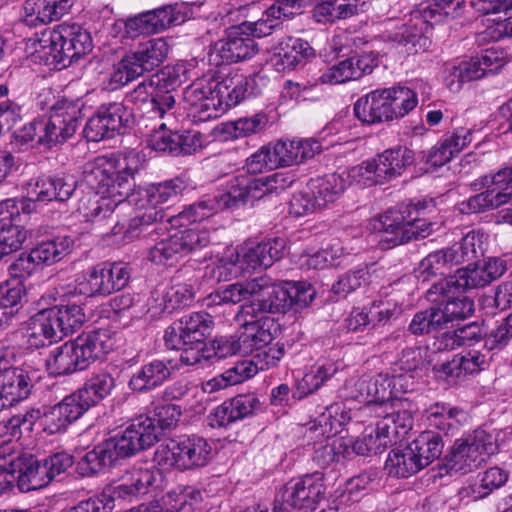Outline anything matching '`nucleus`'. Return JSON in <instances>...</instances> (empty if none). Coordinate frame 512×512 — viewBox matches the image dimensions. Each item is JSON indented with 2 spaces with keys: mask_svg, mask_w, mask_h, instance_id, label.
<instances>
[{
  "mask_svg": "<svg viewBox=\"0 0 512 512\" xmlns=\"http://www.w3.org/2000/svg\"><path fill=\"white\" fill-rule=\"evenodd\" d=\"M141 157L135 150L118 155L99 156L84 168V181L94 195H85L78 206L89 221L100 222L109 218L116 207L127 201L135 188L134 177L141 168Z\"/></svg>",
  "mask_w": 512,
  "mask_h": 512,
  "instance_id": "nucleus-1",
  "label": "nucleus"
},
{
  "mask_svg": "<svg viewBox=\"0 0 512 512\" xmlns=\"http://www.w3.org/2000/svg\"><path fill=\"white\" fill-rule=\"evenodd\" d=\"M251 83L252 80L241 73L204 75L186 88L184 98L194 117L206 121L245 100Z\"/></svg>",
  "mask_w": 512,
  "mask_h": 512,
  "instance_id": "nucleus-2",
  "label": "nucleus"
},
{
  "mask_svg": "<svg viewBox=\"0 0 512 512\" xmlns=\"http://www.w3.org/2000/svg\"><path fill=\"white\" fill-rule=\"evenodd\" d=\"M35 59L66 67L92 50L90 33L76 23H61L29 40Z\"/></svg>",
  "mask_w": 512,
  "mask_h": 512,
  "instance_id": "nucleus-3",
  "label": "nucleus"
},
{
  "mask_svg": "<svg viewBox=\"0 0 512 512\" xmlns=\"http://www.w3.org/2000/svg\"><path fill=\"white\" fill-rule=\"evenodd\" d=\"M263 280L255 300L250 305L241 307V316L252 313H286L294 309L299 311L307 307L316 292L307 282L283 281L272 282L267 276L257 277Z\"/></svg>",
  "mask_w": 512,
  "mask_h": 512,
  "instance_id": "nucleus-4",
  "label": "nucleus"
},
{
  "mask_svg": "<svg viewBox=\"0 0 512 512\" xmlns=\"http://www.w3.org/2000/svg\"><path fill=\"white\" fill-rule=\"evenodd\" d=\"M464 0H428L420 3L411 13L410 24L404 25L395 40L406 47V52L416 54L426 50L430 41L424 35L428 25L455 19L462 15Z\"/></svg>",
  "mask_w": 512,
  "mask_h": 512,
  "instance_id": "nucleus-5",
  "label": "nucleus"
},
{
  "mask_svg": "<svg viewBox=\"0 0 512 512\" xmlns=\"http://www.w3.org/2000/svg\"><path fill=\"white\" fill-rule=\"evenodd\" d=\"M498 444L493 433L478 428L457 439L446 457L450 470L463 474L478 468L496 453Z\"/></svg>",
  "mask_w": 512,
  "mask_h": 512,
  "instance_id": "nucleus-6",
  "label": "nucleus"
},
{
  "mask_svg": "<svg viewBox=\"0 0 512 512\" xmlns=\"http://www.w3.org/2000/svg\"><path fill=\"white\" fill-rule=\"evenodd\" d=\"M211 445L200 436H183L161 445L156 455L160 461L180 470L202 467L211 457Z\"/></svg>",
  "mask_w": 512,
  "mask_h": 512,
  "instance_id": "nucleus-7",
  "label": "nucleus"
},
{
  "mask_svg": "<svg viewBox=\"0 0 512 512\" xmlns=\"http://www.w3.org/2000/svg\"><path fill=\"white\" fill-rule=\"evenodd\" d=\"M326 493L323 474L315 472L291 479L282 488V499L299 512L314 511Z\"/></svg>",
  "mask_w": 512,
  "mask_h": 512,
  "instance_id": "nucleus-8",
  "label": "nucleus"
},
{
  "mask_svg": "<svg viewBox=\"0 0 512 512\" xmlns=\"http://www.w3.org/2000/svg\"><path fill=\"white\" fill-rule=\"evenodd\" d=\"M79 109L65 102L57 103L48 119H40L42 129L37 144L52 147L72 137L79 125Z\"/></svg>",
  "mask_w": 512,
  "mask_h": 512,
  "instance_id": "nucleus-9",
  "label": "nucleus"
},
{
  "mask_svg": "<svg viewBox=\"0 0 512 512\" xmlns=\"http://www.w3.org/2000/svg\"><path fill=\"white\" fill-rule=\"evenodd\" d=\"M164 486L162 472L156 467H134L109 489L113 499L131 500L161 490Z\"/></svg>",
  "mask_w": 512,
  "mask_h": 512,
  "instance_id": "nucleus-10",
  "label": "nucleus"
},
{
  "mask_svg": "<svg viewBox=\"0 0 512 512\" xmlns=\"http://www.w3.org/2000/svg\"><path fill=\"white\" fill-rule=\"evenodd\" d=\"M481 184L487 189L468 199L471 212L479 213L507 204L512 200V164L492 176L482 177Z\"/></svg>",
  "mask_w": 512,
  "mask_h": 512,
  "instance_id": "nucleus-11",
  "label": "nucleus"
},
{
  "mask_svg": "<svg viewBox=\"0 0 512 512\" xmlns=\"http://www.w3.org/2000/svg\"><path fill=\"white\" fill-rule=\"evenodd\" d=\"M286 249L283 238H271L259 243L245 242L231 256L229 264L238 265L242 270L267 269L280 260Z\"/></svg>",
  "mask_w": 512,
  "mask_h": 512,
  "instance_id": "nucleus-12",
  "label": "nucleus"
},
{
  "mask_svg": "<svg viewBox=\"0 0 512 512\" xmlns=\"http://www.w3.org/2000/svg\"><path fill=\"white\" fill-rule=\"evenodd\" d=\"M126 100L150 114L151 118H162L175 104L174 95L164 89L160 77L155 75L140 82Z\"/></svg>",
  "mask_w": 512,
  "mask_h": 512,
  "instance_id": "nucleus-13",
  "label": "nucleus"
},
{
  "mask_svg": "<svg viewBox=\"0 0 512 512\" xmlns=\"http://www.w3.org/2000/svg\"><path fill=\"white\" fill-rule=\"evenodd\" d=\"M20 211L30 213L23 199H6L0 202V259L18 250L27 237L26 231L17 224Z\"/></svg>",
  "mask_w": 512,
  "mask_h": 512,
  "instance_id": "nucleus-14",
  "label": "nucleus"
},
{
  "mask_svg": "<svg viewBox=\"0 0 512 512\" xmlns=\"http://www.w3.org/2000/svg\"><path fill=\"white\" fill-rule=\"evenodd\" d=\"M186 187V182L180 177L138 187L130 196V205L145 211L151 209L161 212L163 221L166 215L162 205L175 200Z\"/></svg>",
  "mask_w": 512,
  "mask_h": 512,
  "instance_id": "nucleus-15",
  "label": "nucleus"
},
{
  "mask_svg": "<svg viewBox=\"0 0 512 512\" xmlns=\"http://www.w3.org/2000/svg\"><path fill=\"white\" fill-rule=\"evenodd\" d=\"M506 271V264L499 258H491L483 262L469 264L458 269L449 277L447 285H454L455 291L477 289L490 284L501 277Z\"/></svg>",
  "mask_w": 512,
  "mask_h": 512,
  "instance_id": "nucleus-16",
  "label": "nucleus"
},
{
  "mask_svg": "<svg viewBox=\"0 0 512 512\" xmlns=\"http://www.w3.org/2000/svg\"><path fill=\"white\" fill-rule=\"evenodd\" d=\"M407 405L406 400H399L373 406L374 416L380 419L377 421L378 429L388 436L390 443L404 439L413 426L412 413Z\"/></svg>",
  "mask_w": 512,
  "mask_h": 512,
  "instance_id": "nucleus-17",
  "label": "nucleus"
},
{
  "mask_svg": "<svg viewBox=\"0 0 512 512\" xmlns=\"http://www.w3.org/2000/svg\"><path fill=\"white\" fill-rule=\"evenodd\" d=\"M30 381L24 369L7 367V361L0 352V409L27 398L31 388Z\"/></svg>",
  "mask_w": 512,
  "mask_h": 512,
  "instance_id": "nucleus-18",
  "label": "nucleus"
},
{
  "mask_svg": "<svg viewBox=\"0 0 512 512\" xmlns=\"http://www.w3.org/2000/svg\"><path fill=\"white\" fill-rule=\"evenodd\" d=\"M322 150V144L314 138L279 140L271 145L275 167H289L313 158Z\"/></svg>",
  "mask_w": 512,
  "mask_h": 512,
  "instance_id": "nucleus-19",
  "label": "nucleus"
},
{
  "mask_svg": "<svg viewBox=\"0 0 512 512\" xmlns=\"http://www.w3.org/2000/svg\"><path fill=\"white\" fill-rule=\"evenodd\" d=\"M314 55L315 51L307 41L289 36L273 46L269 63L276 71L286 72Z\"/></svg>",
  "mask_w": 512,
  "mask_h": 512,
  "instance_id": "nucleus-20",
  "label": "nucleus"
},
{
  "mask_svg": "<svg viewBox=\"0 0 512 512\" xmlns=\"http://www.w3.org/2000/svg\"><path fill=\"white\" fill-rule=\"evenodd\" d=\"M376 66L375 59L369 54H360L342 60L328 67L319 77L323 84L337 85L358 80L372 73Z\"/></svg>",
  "mask_w": 512,
  "mask_h": 512,
  "instance_id": "nucleus-21",
  "label": "nucleus"
},
{
  "mask_svg": "<svg viewBox=\"0 0 512 512\" xmlns=\"http://www.w3.org/2000/svg\"><path fill=\"white\" fill-rule=\"evenodd\" d=\"M170 46L164 38H153L138 44L126 54L127 66L134 74H143L160 66L168 56Z\"/></svg>",
  "mask_w": 512,
  "mask_h": 512,
  "instance_id": "nucleus-22",
  "label": "nucleus"
},
{
  "mask_svg": "<svg viewBox=\"0 0 512 512\" xmlns=\"http://www.w3.org/2000/svg\"><path fill=\"white\" fill-rule=\"evenodd\" d=\"M83 408L72 394L64 397L59 403L40 413V426L49 435L66 431L71 423L84 414Z\"/></svg>",
  "mask_w": 512,
  "mask_h": 512,
  "instance_id": "nucleus-23",
  "label": "nucleus"
},
{
  "mask_svg": "<svg viewBox=\"0 0 512 512\" xmlns=\"http://www.w3.org/2000/svg\"><path fill=\"white\" fill-rule=\"evenodd\" d=\"M216 55L222 63H236L252 58L258 52L255 40L238 27L232 28L227 37L215 44Z\"/></svg>",
  "mask_w": 512,
  "mask_h": 512,
  "instance_id": "nucleus-24",
  "label": "nucleus"
},
{
  "mask_svg": "<svg viewBox=\"0 0 512 512\" xmlns=\"http://www.w3.org/2000/svg\"><path fill=\"white\" fill-rule=\"evenodd\" d=\"M351 419L349 411L343 404L328 406L314 421L307 424L304 436L307 440L330 439L341 432L343 426Z\"/></svg>",
  "mask_w": 512,
  "mask_h": 512,
  "instance_id": "nucleus-25",
  "label": "nucleus"
},
{
  "mask_svg": "<svg viewBox=\"0 0 512 512\" xmlns=\"http://www.w3.org/2000/svg\"><path fill=\"white\" fill-rule=\"evenodd\" d=\"M260 409V401L253 394L237 395L217 406L209 416L212 427H226Z\"/></svg>",
  "mask_w": 512,
  "mask_h": 512,
  "instance_id": "nucleus-26",
  "label": "nucleus"
},
{
  "mask_svg": "<svg viewBox=\"0 0 512 512\" xmlns=\"http://www.w3.org/2000/svg\"><path fill=\"white\" fill-rule=\"evenodd\" d=\"M354 113L369 125L393 121L388 89H376L360 97L354 104Z\"/></svg>",
  "mask_w": 512,
  "mask_h": 512,
  "instance_id": "nucleus-27",
  "label": "nucleus"
},
{
  "mask_svg": "<svg viewBox=\"0 0 512 512\" xmlns=\"http://www.w3.org/2000/svg\"><path fill=\"white\" fill-rule=\"evenodd\" d=\"M76 189V182L72 178L41 177L28 190L26 206L31 210V202H50L53 200L66 201Z\"/></svg>",
  "mask_w": 512,
  "mask_h": 512,
  "instance_id": "nucleus-28",
  "label": "nucleus"
},
{
  "mask_svg": "<svg viewBox=\"0 0 512 512\" xmlns=\"http://www.w3.org/2000/svg\"><path fill=\"white\" fill-rule=\"evenodd\" d=\"M85 367L102 359L115 345L113 334L107 329H98L80 334L73 340Z\"/></svg>",
  "mask_w": 512,
  "mask_h": 512,
  "instance_id": "nucleus-29",
  "label": "nucleus"
},
{
  "mask_svg": "<svg viewBox=\"0 0 512 512\" xmlns=\"http://www.w3.org/2000/svg\"><path fill=\"white\" fill-rule=\"evenodd\" d=\"M177 368V363L173 360H153L132 375L129 387L137 392L152 390L167 381Z\"/></svg>",
  "mask_w": 512,
  "mask_h": 512,
  "instance_id": "nucleus-30",
  "label": "nucleus"
},
{
  "mask_svg": "<svg viewBox=\"0 0 512 512\" xmlns=\"http://www.w3.org/2000/svg\"><path fill=\"white\" fill-rule=\"evenodd\" d=\"M258 185L256 178L247 175L236 176L229 181L225 192L215 195L218 205L224 210L259 200Z\"/></svg>",
  "mask_w": 512,
  "mask_h": 512,
  "instance_id": "nucleus-31",
  "label": "nucleus"
},
{
  "mask_svg": "<svg viewBox=\"0 0 512 512\" xmlns=\"http://www.w3.org/2000/svg\"><path fill=\"white\" fill-rule=\"evenodd\" d=\"M115 388V379L108 372L92 374L77 391L71 393L84 412L111 394Z\"/></svg>",
  "mask_w": 512,
  "mask_h": 512,
  "instance_id": "nucleus-32",
  "label": "nucleus"
},
{
  "mask_svg": "<svg viewBox=\"0 0 512 512\" xmlns=\"http://www.w3.org/2000/svg\"><path fill=\"white\" fill-rule=\"evenodd\" d=\"M407 218H409V204L388 209L383 214L373 218L370 226L374 232L383 233L385 240L390 243V246L394 247L404 244L399 240L402 237V232L406 229Z\"/></svg>",
  "mask_w": 512,
  "mask_h": 512,
  "instance_id": "nucleus-33",
  "label": "nucleus"
},
{
  "mask_svg": "<svg viewBox=\"0 0 512 512\" xmlns=\"http://www.w3.org/2000/svg\"><path fill=\"white\" fill-rule=\"evenodd\" d=\"M374 159L384 182H388L402 175L414 163L415 155L410 148L398 145L378 153Z\"/></svg>",
  "mask_w": 512,
  "mask_h": 512,
  "instance_id": "nucleus-34",
  "label": "nucleus"
},
{
  "mask_svg": "<svg viewBox=\"0 0 512 512\" xmlns=\"http://www.w3.org/2000/svg\"><path fill=\"white\" fill-rule=\"evenodd\" d=\"M14 465L18 469L16 479L22 492L43 488L51 482L47 470L44 469L43 461H38L32 455L18 457Z\"/></svg>",
  "mask_w": 512,
  "mask_h": 512,
  "instance_id": "nucleus-35",
  "label": "nucleus"
},
{
  "mask_svg": "<svg viewBox=\"0 0 512 512\" xmlns=\"http://www.w3.org/2000/svg\"><path fill=\"white\" fill-rule=\"evenodd\" d=\"M59 339L72 334L86 320L82 307L78 304L55 305L44 309Z\"/></svg>",
  "mask_w": 512,
  "mask_h": 512,
  "instance_id": "nucleus-36",
  "label": "nucleus"
},
{
  "mask_svg": "<svg viewBox=\"0 0 512 512\" xmlns=\"http://www.w3.org/2000/svg\"><path fill=\"white\" fill-rule=\"evenodd\" d=\"M46 367L51 375L60 376L85 369L74 341H69L52 350L46 359Z\"/></svg>",
  "mask_w": 512,
  "mask_h": 512,
  "instance_id": "nucleus-37",
  "label": "nucleus"
},
{
  "mask_svg": "<svg viewBox=\"0 0 512 512\" xmlns=\"http://www.w3.org/2000/svg\"><path fill=\"white\" fill-rule=\"evenodd\" d=\"M490 358L477 350L455 355L452 360L442 364L443 375L450 380L462 379L468 374L478 373L488 365Z\"/></svg>",
  "mask_w": 512,
  "mask_h": 512,
  "instance_id": "nucleus-38",
  "label": "nucleus"
},
{
  "mask_svg": "<svg viewBox=\"0 0 512 512\" xmlns=\"http://www.w3.org/2000/svg\"><path fill=\"white\" fill-rule=\"evenodd\" d=\"M243 318L242 331L238 335L241 354H249L256 352L260 348H264L269 345L272 341V334L270 331L262 325L260 320L254 318L257 317V313L250 315L238 316Z\"/></svg>",
  "mask_w": 512,
  "mask_h": 512,
  "instance_id": "nucleus-39",
  "label": "nucleus"
},
{
  "mask_svg": "<svg viewBox=\"0 0 512 512\" xmlns=\"http://www.w3.org/2000/svg\"><path fill=\"white\" fill-rule=\"evenodd\" d=\"M342 368L338 360L323 359L317 361L298 382L297 388L301 396L309 395L320 389L332 379Z\"/></svg>",
  "mask_w": 512,
  "mask_h": 512,
  "instance_id": "nucleus-40",
  "label": "nucleus"
},
{
  "mask_svg": "<svg viewBox=\"0 0 512 512\" xmlns=\"http://www.w3.org/2000/svg\"><path fill=\"white\" fill-rule=\"evenodd\" d=\"M425 416L431 427L446 433L457 430L468 419L464 410L446 403H435L429 406Z\"/></svg>",
  "mask_w": 512,
  "mask_h": 512,
  "instance_id": "nucleus-41",
  "label": "nucleus"
},
{
  "mask_svg": "<svg viewBox=\"0 0 512 512\" xmlns=\"http://www.w3.org/2000/svg\"><path fill=\"white\" fill-rule=\"evenodd\" d=\"M347 181L344 175L332 173L322 178L311 179L308 183V189L311 190L315 198L316 205L321 208L336 201L344 192Z\"/></svg>",
  "mask_w": 512,
  "mask_h": 512,
  "instance_id": "nucleus-42",
  "label": "nucleus"
},
{
  "mask_svg": "<svg viewBox=\"0 0 512 512\" xmlns=\"http://www.w3.org/2000/svg\"><path fill=\"white\" fill-rule=\"evenodd\" d=\"M427 208H429L427 202L409 204V218H407L406 229L402 232L400 242L406 243L426 238L435 230L437 223L425 217Z\"/></svg>",
  "mask_w": 512,
  "mask_h": 512,
  "instance_id": "nucleus-43",
  "label": "nucleus"
},
{
  "mask_svg": "<svg viewBox=\"0 0 512 512\" xmlns=\"http://www.w3.org/2000/svg\"><path fill=\"white\" fill-rule=\"evenodd\" d=\"M24 337L28 347L37 349L59 339L44 309L33 315L27 324Z\"/></svg>",
  "mask_w": 512,
  "mask_h": 512,
  "instance_id": "nucleus-44",
  "label": "nucleus"
},
{
  "mask_svg": "<svg viewBox=\"0 0 512 512\" xmlns=\"http://www.w3.org/2000/svg\"><path fill=\"white\" fill-rule=\"evenodd\" d=\"M475 57L469 60L449 63L445 66V82L449 90L458 92L464 83L483 77V69Z\"/></svg>",
  "mask_w": 512,
  "mask_h": 512,
  "instance_id": "nucleus-45",
  "label": "nucleus"
},
{
  "mask_svg": "<svg viewBox=\"0 0 512 512\" xmlns=\"http://www.w3.org/2000/svg\"><path fill=\"white\" fill-rule=\"evenodd\" d=\"M73 240L67 236L45 240L31 249L38 266L52 265L67 256L73 248Z\"/></svg>",
  "mask_w": 512,
  "mask_h": 512,
  "instance_id": "nucleus-46",
  "label": "nucleus"
},
{
  "mask_svg": "<svg viewBox=\"0 0 512 512\" xmlns=\"http://www.w3.org/2000/svg\"><path fill=\"white\" fill-rule=\"evenodd\" d=\"M155 33L172 25H179L193 15L192 6L188 3H175L148 11Z\"/></svg>",
  "mask_w": 512,
  "mask_h": 512,
  "instance_id": "nucleus-47",
  "label": "nucleus"
},
{
  "mask_svg": "<svg viewBox=\"0 0 512 512\" xmlns=\"http://www.w3.org/2000/svg\"><path fill=\"white\" fill-rule=\"evenodd\" d=\"M408 446L414 452L417 462L423 469L440 457L444 444L439 434L424 431Z\"/></svg>",
  "mask_w": 512,
  "mask_h": 512,
  "instance_id": "nucleus-48",
  "label": "nucleus"
},
{
  "mask_svg": "<svg viewBox=\"0 0 512 512\" xmlns=\"http://www.w3.org/2000/svg\"><path fill=\"white\" fill-rule=\"evenodd\" d=\"M116 463L105 441L88 451L77 463V471L84 477L105 472Z\"/></svg>",
  "mask_w": 512,
  "mask_h": 512,
  "instance_id": "nucleus-49",
  "label": "nucleus"
},
{
  "mask_svg": "<svg viewBox=\"0 0 512 512\" xmlns=\"http://www.w3.org/2000/svg\"><path fill=\"white\" fill-rule=\"evenodd\" d=\"M385 469L389 476L396 478H407L422 470L414 452L410 450L408 445L402 449L397 448L389 452Z\"/></svg>",
  "mask_w": 512,
  "mask_h": 512,
  "instance_id": "nucleus-50",
  "label": "nucleus"
},
{
  "mask_svg": "<svg viewBox=\"0 0 512 512\" xmlns=\"http://www.w3.org/2000/svg\"><path fill=\"white\" fill-rule=\"evenodd\" d=\"M215 196L201 199L189 206L185 207L176 216L168 219L172 225H184L185 221L188 223L201 222L209 218L218 210H222Z\"/></svg>",
  "mask_w": 512,
  "mask_h": 512,
  "instance_id": "nucleus-51",
  "label": "nucleus"
},
{
  "mask_svg": "<svg viewBox=\"0 0 512 512\" xmlns=\"http://www.w3.org/2000/svg\"><path fill=\"white\" fill-rule=\"evenodd\" d=\"M173 235L182 256L201 250L211 242L210 230L201 224L194 225Z\"/></svg>",
  "mask_w": 512,
  "mask_h": 512,
  "instance_id": "nucleus-52",
  "label": "nucleus"
},
{
  "mask_svg": "<svg viewBox=\"0 0 512 512\" xmlns=\"http://www.w3.org/2000/svg\"><path fill=\"white\" fill-rule=\"evenodd\" d=\"M162 302L158 305L161 310H174L192 303L195 295V287L190 282L175 281L162 292Z\"/></svg>",
  "mask_w": 512,
  "mask_h": 512,
  "instance_id": "nucleus-53",
  "label": "nucleus"
},
{
  "mask_svg": "<svg viewBox=\"0 0 512 512\" xmlns=\"http://www.w3.org/2000/svg\"><path fill=\"white\" fill-rule=\"evenodd\" d=\"M268 123V115L264 112H258L227 123L224 131L234 138H244L265 131Z\"/></svg>",
  "mask_w": 512,
  "mask_h": 512,
  "instance_id": "nucleus-54",
  "label": "nucleus"
},
{
  "mask_svg": "<svg viewBox=\"0 0 512 512\" xmlns=\"http://www.w3.org/2000/svg\"><path fill=\"white\" fill-rule=\"evenodd\" d=\"M184 335L191 342H204L214 324L213 317L207 312H195L184 316L179 321Z\"/></svg>",
  "mask_w": 512,
  "mask_h": 512,
  "instance_id": "nucleus-55",
  "label": "nucleus"
},
{
  "mask_svg": "<svg viewBox=\"0 0 512 512\" xmlns=\"http://www.w3.org/2000/svg\"><path fill=\"white\" fill-rule=\"evenodd\" d=\"M390 444L388 436L378 429V423L375 427H367L353 442V451L357 455H369L381 453Z\"/></svg>",
  "mask_w": 512,
  "mask_h": 512,
  "instance_id": "nucleus-56",
  "label": "nucleus"
},
{
  "mask_svg": "<svg viewBox=\"0 0 512 512\" xmlns=\"http://www.w3.org/2000/svg\"><path fill=\"white\" fill-rule=\"evenodd\" d=\"M40 418L39 409H30L0 422V432L11 439H19L23 432L30 433Z\"/></svg>",
  "mask_w": 512,
  "mask_h": 512,
  "instance_id": "nucleus-57",
  "label": "nucleus"
},
{
  "mask_svg": "<svg viewBox=\"0 0 512 512\" xmlns=\"http://www.w3.org/2000/svg\"><path fill=\"white\" fill-rule=\"evenodd\" d=\"M262 282L263 280H257V278H253L250 280L230 284L218 291L220 302L237 304L250 298L255 300L257 292L261 288Z\"/></svg>",
  "mask_w": 512,
  "mask_h": 512,
  "instance_id": "nucleus-58",
  "label": "nucleus"
},
{
  "mask_svg": "<svg viewBox=\"0 0 512 512\" xmlns=\"http://www.w3.org/2000/svg\"><path fill=\"white\" fill-rule=\"evenodd\" d=\"M391 106L392 119H399L406 116L416 108L418 104L417 93L405 86L387 88Z\"/></svg>",
  "mask_w": 512,
  "mask_h": 512,
  "instance_id": "nucleus-59",
  "label": "nucleus"
},
{
  "mask_svg": "<svg viewBox=\"0 0 512 512\" xmlns=\"http://www.w3.org/2000/svg\"><path fill=\"white\" fill-rule=\"evenodd\" d=\"M347 180H349L350 184H355L359 187H371L385 183L382 175L378 172V166L374 157L348 169Z\"/></svg>",
  "mask_w": 512,
  "mask_h": 512,
  "instance_id": "nucleus-60",
  "label": "nucleus"
},
{
  "mask_svg": "<svg viewBox=\"0 0 512 512\" xmlns=\"http://www.w3.org/2000/svg\"><path fill=\"white\" fill-rule=\"evenodd\" d=\"M127 427L142 450L153 446L160 436L159 427L156 426L155 420L148 415H140L132 419Z\"/></svg>",
  "mask_w": 512,
  "mask_h": 512,
  "instance_id": "nucleus-61",
  "label": "nucleus"
},
{
  "mask_svg": "<svg viewBox=\"0 0 512 512\" xmlns=\"http://www.w3.org/2000/svg\"><path fill=\"white\" fill-rule=\"evenodd\" d=\"M450 267L443 253L438 250L428 254L415 270L416 277L419 281L425 283L432 278L442 277L449 273Z\"/></svg>",
  "mask_w": 512,
  "mask_h": 512,
  "instance_id": "nucleus-62",
  "label": "nucleus"
},
{
  "mask_svg": "<svg viewBox=\"0 0 512 512\" xmlns=\"http://www.w3.org/2000/svg\"><path fill=\"white\" fill-rule=\"evenodd\" d=\"M442 318L443 315L439 314L438 307L432 306L424 311L417 312L408 329L414 335L436 332L444 327Z\"/></svg>",
  "mask_w": 512,
  "mask_h": 512,
  "instance_id": "nucleus-63",
  "label": "nucleus"
},
{
  "mask_svg": "<svg viewBox=\"0 0 512 512\" xmlns=\"http://www.w3.org/2000/svg\"><path fill=\"white\" fill-rule=\"evenodd\" d=\"M355 14H357V5L339 2V0L323 1L314 10V16L318 21L327 22L346 19Z\"/></svg>",
  "mask_w": 512,
  "mask_h": 512,
  "instance_id": "nucleus-64",
  "label": "nucleus"
}]
</instances>
